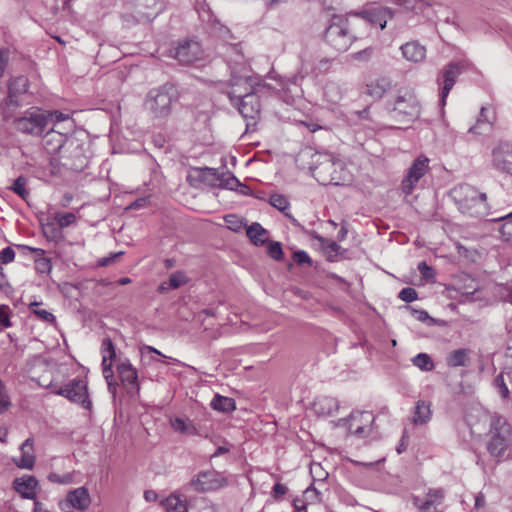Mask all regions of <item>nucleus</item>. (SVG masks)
Wrapping results in <instances>:
<instances>
[{
  "label": "nucleus",
  "instance_id": "nucleus-10",
  "mask_svg": "<svg viewBox=\"0 0 512 512\" xmlns=\"http://www.w3.org/2000/svg\"><path fill=\"white\" fill-rule=\"evenodd\" d=\"M429 171V159L426 156H419L414 160L408 169L406 177L402 181V191L409 195L414 190L419 180Z\"/></svg>",
  "mask_w": 512,
  "mask_h": 512
},
{
  "label": "nucleus",
  "instance_id": "nucleus-32",
  "mask_svg": "<svg viewBox=\"0 0 512 512\" xmlns=\"http://www.w3.org/2000/svg\"><path fill=\"white\" fill-rule=\"evenodd\" d=\"M28 79L24 76L13 79L9 84V98L13 102V97L17 94L26 93L28 91Z\"/></svg>",
  "mask_w": 512,
  "mask_h": 512
},
{
  "label": "nucleus",
  "instance_id": "nucleus-23",
  "mask_svg": "<svg viewBox=\"0 0 512 512\" xmlns=\"http://www.w3.org/2000/svg\"><path fill=\"white\" fill-rule=\"evenodd\" d=\"M159 11L158 0H137L135 4L137 21H150Z\"/></svg>",
  "mask_w": 512,
  "mask_h": 512
},
{
  "label": "nucleus",
  "instance_id": "nucleus-59",
  "mask_svg": "<svg viewBox=\"0 0 512 512\" xmlns=\"http://www.w3.org/2000/svg\"><path fill=\"white\" fill-rule=\"evenodd\" d=\"M197 512H217V508L211 503L203 502V505Z\"/></svg>",
  "mask_w": 512,
  "mask_h": 512
},
{
  "label": "nucleus",
  "instance_id": "nucleus-45",
  "mask_svg": "<svg viewBox=\"0 0 512 512\" xmlns=\"http://www.w3.org/2000/svg\"><path fill=\"white\" fill-rule=\"evenodd\" d=\"M35 269L38 273L48 274L52 269V264L50 259L42 257L35 261Z\"/></svg>",
  "mask_w": 512,
  "mask_h": 512
},
{
  "label": "nucleus",
  "instance_id": "nucleus-55",
  "mask_svg": "<svg viewBox=\"0 0 512 512\" xmlns=\"http://www.w3.org/2000/svg\"><path fill=\"white\" fill-rule=\"evenodd\" d=\"M481 118L485 119L487 122L492 124V121L494 120V110L492 108L482 107L481 109Z\"/></svg>",
  "mask_w": 512,
  "mask_h": 512
},
{
  "label": "nucleus",
  "instance_id": "nucleus-20",
  "mask_svg": "<svg viewBox=\"0 0 512 512\" xmlns=\"http://www.w3.org/2000/svg\"><path fill=\"white\" fill-rule=\"evenodd\" d=\"M117 372L125 387L130 386L133 390H139L138 373L129 360L121 361L117 365Z\"/></svg>",
  "mask_w": 512,
  "mask_h": 512
},
{
  "label": "nucleus",
  "instance_id": "nucleus-3",
  "mask_svg": "<svg viewBox=\"0 0 512 512\" xmlns=\"http://www.w3.org/2000/svg\"><path fill=\"white\" fill-rule=\"evenodd\" d=\"M313 177L322 185H343L350 180L345 163L329 154H319L312 167Z\"/></svg>",
  "mask_w": 512,
  "mask_h": 512
},
{
  "label": "nucleus",
  "instance_id": "nucleus-7",
  "mask_svg": "<svg viewBox=\"0 0 512 512\" xmlns=\"http://www.w3.org/2000/svg\"><path fill=\"white\" fill-rule=\"evenodd\" d=\"M54 394L65 397L88 411H91L93 408L89 397L88 384L83 379H72L66 385L55 390Z\"/></svg>",
  "mask_w": 512,
  "mask_h": 512
},
{
  "label": "nucleus",
  "instance_id": "nucleus-17",
  "mask_svg": "<svg viewBox=\"0 0 512 512\" xmlns=\"http://www.w3.org/2000/svg\"><path fill=\"white\" fill-rule=\"evenodd\" d=\"M373 419L370 412H353L349 418V432L357 436L365 435L369 431Z\"/></svg>",
  "mask_w": 512,
  "mask_h": 512
},
{
  "label": "nucleus",
  "instance_id": "nucleus-5",
  "mask_svg": "<svg viewBox=\"0 0 512 512\" xmlns=\"http://www.w3.org/2000/svg\"><path fill=\"white\" fill-rule=\"evenodd\" d=\"M451 196L462 213L480 216L487 210L486 194L469 184H461L451 191Z\"/></svg>",
  "mask_w": 512,
  "mask_h": 512
},
{
  "label": "nucleus",
  "instance_id": "nucleus-11",
  "mask_svg": "<svg viewBox=\"0 0 512 512\" xmlns=\"http://www.w3.org/2000/svg\"><path fill=\"white\" fill-rule=\"evenodd\" d=\"M190 484L198 492H210L225 486L226 479L215 470H207L198 473Z\"/></svg>",
  "mask_w": 512,
  "mask_h": 512
},
{
  "label": "nucleus",
  "instance_id": "nucleus-25",
  "mask_svg": "<svg viewBox=\"0 0 512 512\" xmlns=\"http://www.w3.org/2000/svg\"><path fill=\"white\" fill-rule=\"evenodd\" d=\"M391 87V81L388 77H379L369 81L366 84V94L373 98H381Z\"/></svg>",
  "mask_w": 512,
  "mask_h": 512
},
{
  "label": "nucleus",
  "instance_id": "nucleus-21",
  "mask_svg": "<svg viewBox=\"0 0 512 512\" xmlns=\"http://www.w3.org/2000/svg\"><path fill=\"white\" fill-rule=\"evenodd\" d=\"M20 452V457L13 459L16 466L22 469H32L35 464V453L32 438H28L22 443Z\"/></svg>",
  "mask_w": 512,
  "mask_h": 512
},
{
  "label": "nucleus",
  "instance_id": "nucleus-44",
  "mask_svg": "<svg viewBox=\"0 0 512 512\" xmlns=\"http://www.w3.org/2000/svg\"><path fill=\"white\" fill-rule=\"evenodd\" d=\"M227 227L232 231H239L243 227V220L237 215H227L224 218Z\"/></svg>",
  "mask_w": 512,
  "mask_h": 512
},
{
  "label": "nucleus",
  "instance_id": "nucleus-52",
  "mask_svg": "<svg viewBox=\"0 0 512 512\" xmlns=\"http://www.w3.org/2000/svg\"><path fill=\"white\" fill-rule=\"evenodd\" d=\"M418 270L425 279H433L435 277L434 269L424 261L418 264Z\"/></svg>",
  "mask_w": 512,
  "mask_h": 512
},
{
  "label": "nucleus",
  "instance_id": "nucleus-26",
  "mask_svg": "<svg viewBox=\"0 0 512 512\" xmlns=\"http://www.w3.org/2000/svg\"><path fill=\"white\" fill-rule=\"evenodd\" d=\"M188 282V278L182 271H176L172 273L169 277V280L167 282H162L159 287L158 291L160 293H165L171 289H177L183 285H185Z\"/></svg>",
  "mask_w": 512,
  "mask_h": 512
},
{
  "label": "nucleus",
  "instance_id": "nucleus-16",
  "mask_svg": "<svg viewBox=\"0 0 512 512\" xmlns=\"http://www.w3.org/2000/svg\"><path fill=\"white\" fill-rule=\"evenodd\" d=\"M72 142L68 141L67 134L52 128L44 136V148L49 154H59L66 149L67 145H71Z\"/></svg>",
  "mask_w": 512,
  "mask_h": 512
},
{
  "label": "nucleus",
  "instance_id": "nucleus-64",
  "mask_svg": "<svg viewBox=\"0 0 512 512\" xmlns=\"http://www.w3.org/2000/svg\"><path fill=\"white\" fill-rule=\"evenodd\" d=\"M72 200H73V195L70 193H66L62 198L61 205L63 207H67L71 203Z\"/></svg>",
  "mask_w": 512,
  "mask_h": 512
},
{
  "label": "nucleus",
  "instance_id": "nucleus-41",
  "mask_svg": "<svg viewBox=\"0 0 512 512\" xmlns=\"http://www.w3.org/2000/svg\"><path fill=\"white\" fill-rule=\"evenodd\" d=\"M26 182V179L23 176H20L14 181L12 186L13 192L19 195L22 199H26V197L29 195L26 189Z\"/></svg>",
  "mask_w": 512,
  "mask_h": 512
},
{
  "label": "nucleus",
  "instance_id": "nucleus-14",
  "mask_svg": "<svg viewBox=\"0 0 512 512\" xmlns=\"http://www.w3.org/2000/svg\"><path fill=\"white\" fill-rule=\"evenodd\" d=\"M174 57L182 64H193L204 58V50L199 42L186 40L175 48Z\"/></svg>",
  "mask_w": 512,
  "mask_h": 512
},
{
  "label": "nucleus",
  "instance_id": "nucleus-6",
  "mask_svg": "<svg viewBox=\"0 0 512 512\" xmlns=\"http://www.w3.org/2000/svg\"><path fill=\"white\" fill-rule=\"evenodd\" d=\"M420 104L413 90L401 88L393 103V116L401 122H409L420 115Z\"/></svg>",
  "mask_w": 512,
  "mask_h": 512
},
{
  "label": "nucleus",
  "instance_id": "nucleus-1",
  "mask_svg": "<svg viewBox=\"0 0 512 512\" xmlns=\"http://www.w3.org/2000/svg\"><path fill=\"white\" fill-rule=\"evenodd\" d=\"M474 417L477 418L479 422H489L491 436L487 443V450L493 457H502L509 446L511 426L501 415L491 413L482 407L474 409V413L468 420V423L471 426H475L477 424L473 422Z\"/></svg>",
  "mask_w": 512,
  "mask_h": 512
},
{
  "label": "nucleus",
  "instance_id": "nucleus-4",
  "mask_svg": "<svg viewBox=\"0 0 512 512\" xmlns=\"http://www.w3.org/2000/svg\"><path fill=\"white\" fill-rule=\"evenodd\" d=\"M178 100L177 88L167 83L148 92L144 101V109L154 119L167 118L172 113L173 104H176Z\"/></svg>",
  "mask_w": 512,
  "mask_h": 512
},
{
  "label": "nucleus",
  "instance_id": "nucleus-54",
  "mask_svg": "<svg viewBox=\"0 0 512 512\" xmlns=\"http://www.w3.org/2000/svg\"><path fill=\"white\" fill-rule=\"evenodd\" d=\"M330 67H331L330 59L322 58L317 62L315 69L321 73H324V72H327L330 69Z\"/></svg>",
  "mask_w": 512,
  "mask_h": 512
},
{
  "label": "nucleus",
  "instance_id": "nucleus-47",
  "mask_svg": "<svg viewBox=\"0 0 512 512\" xmlns=\"http://www.w3.org/2000/svg\"><path fill=\"white\" fill-rule=\"evenodd\" d=\"M495 386L498 388L499 390V394L501 395V397L503 399H506L508 398L510 392H509V388L508 386L506 385L505 381H504V377H503V374L500 373L496 378H495Z\"/></svg>",
  "mask_w": 512,
  "mask_h": 512
},
{
  "label": "nucleus",
  "instance_id": "nucleus-8",
  "mask_svg": "<svg viewBox=\"0 0 512 512\" xmlns=\"http://www.w3.org/2000/svg\"><path fill=\"white\" fill-rule=\"evenodd\" d=\"M15 128L26 134L41 135L48 125V115L40 109H30L15 120Z\"/></svg>",
  "mask_w": 512,
  "mask_h": 512
},
{
  "label": "nucleus",
  "instance_id": "nucleus-12",
  "mask_svg": "<svg viewBox=\"0 0 512 512\" xmlns=\"http://www.w3.org/2000/svg\"><path fill=\"white\" fill-rule=\"evenodd\" d=\"M91 505L90 494L85 487L70 490L64 500L60 501V509L64 512H71L72 509L79 511L87 510Z\"/></svg>",
  "mask_w": 512,
  "mask_h": 512
},
{
  "label": "nucleus",
  "instance_id": "nucleus-37",
  "mask_svg": "<svg viewBox=\"0 0 512 512\" xmlns=\"http://www.w3.org/2000/svg\"><path fill=\"white\" fill-rule=\"evenodd\" d=\"M171 426L176 432L182 434H191L195 430L190 421L178 417L171 420Z\"/></svg>",
  "mask_w": 512,
  "mask_h": 512
},
{
  "label": "nucleus",
  "instance_id": "nucleus-19",
  "mask_svg": "<svg viewBox=\"0 0 512 512\" xmlns=\"http://www.w3.org/2000/svg\"><path fill=\"white\" fill-rule=\"evenodd\" d=\"M14 489L24 499L35 500L37 495L38 481L34 476H23L16 478L13 482Z\"/></svg>",
  "mask_w": 512,
  "mask_h": 512
},
{
  "label": "nucleus",
  "instance_id": "nucleus-50",
  "mask_svg": "<svg viewBox=\"0 0 512 512\" xmlns=\"http://www.w3.org/2000/svg\"><path fill=\"white\" fill-rule=\"evenodd\" d=\"M44 112L46 113V115H48V123L54 122L55 124H58L60 122H65V121L69 120L68 114H64L59 111H53V112L44 111Z\"/></svg>",
  "mask_w": 512,
  "mask_h": 512
},
{
  "label": "nucleus",
  "instance_id": "nucleus-9",
  "mask_svg": "<svg viewBox=\"0 0 512 512\" xmlns=\"http://www.w3.org/2000/svg\"><path fill=\"white\" fill-rule=\"evenodd\" d=\"M352 16L355 22L361 23L360 29L364 31L365 36L373 26H379L380 29H384L387 20L392 18V13L388 8L377 7L352 14Z\"/></svg>",
  "mask_w": 512,
  "mask_h": 512
},
{
  "label": "nucleus",
  "instance_id": "nucleus-49",
  "mask_svg": "<svg viewBox=\"0 0 512 512\" xmlns=\"http://www.w3.org/2000/svg\"><path fill=\"white\" fill-rule=\"evenodd\" d=\"M15 259V252L14 250L8 246L6 248H4L1 252H0V264H9V263H12Z\"/></svg>",
  "mask_w": 512,
  "mask_h": 512
},
{
  "label": "nucleus",
  "instance_id": "nucleus-60",
  "mask_svg": "<svg viewBox=\"0 0 512 512\" xmlns=\"http://www.w3.org/2000/svg\"><path fill=\"white\" fill-rule=\"evenodd\" d=\"M7 64V57L4 51L0 50V77H2Z\"/></svg>",
  "mask_w": 512,
  "mask_h": 512
},
{
  "label": "nucleus",
  "instance_id": "nucleus-39",
  "mask_svg": "<svg viewBox=\"0 0 512 512\" xmlns=\"http://www.w3.org/2000/svg\"><path fill=\"white\" fill-rule=\"evenodd\" d=\"M48 480L56 484H72L74 483V473L69 472L61 475L53 472L48 475Z\"/></svg>",
  "mask_w": 512,
  "mask_h": 512
},
{
  "label": "nucleus",
  "instance_id": "nucleus-51",
  "mask_svg": "<svg viewBox=\"0 0 512 512\" xmlns=\"http://www.w3.org/2000/svg\"><path fill=\"white\" fill-rule=\"evenodd\" d=\"M0 324L5 328L11 326L10 308L7 305H0Z\"/></svg>",
  "mask_w": 512,
  "mask_h": 512
},
{
  "label": "nucleus",
  "instance_id": "nucleus-57",
  "mask_svg": "<svg viewBox=\"0 0 512 512\" xmlns=\"http://www.w3.org/2000/svg\"><path fill=\"white\" fill-rule=\"evenodd\" d=\"M9 282L7 280V277L5 273L3 272V269L0 267V291H4L7 288H9Z\"/></svg>",
  "mask_w": 512,
  "mask_h": 512
},
{
  "label": "nucleus",
  "instance_id": "nucleus-48",
  "mask_svg": "<svg viewBox=\"0 0 512 512\" xmlns=\"http://www.w3.org/2000/svg\"><path fill=\"white\" fill-rule=\"evenodd\" d=\"M268 254L271 258L275 260H281L283 257V251L280 243L273 242L268 246Z\"/></svg>",
  "mask_w": 512,
  "mask_h": 512
},
{
  "label": "nucleus",
  "instance_id": "nucleus-2",
  "mask_svg": "<svg viewBox=\"0 0 512 512\" xmlns=\"http://www.w3.org/2000/svg\"><path fill=\"white\" fill-rule=\"evenodd\" d=\"M360 24L355 22L352 14L333 15L325 31L324 40L335 51L345 52L355 40L364 36Z\"/></svg>",
  "mask_w": 512,
  "mask_h": 512
},
{
  "label": "nucleus",
  "instance_id": "nucleus-63",
  "mask_svg": "<svg viewBox=\"0 0 512 512\" xmlns=\"http://www.w3.org/2000/svg\"><path fill=\"white\" fill-rule=\"evenodd\" d=\"M33 512H48V511L41 502H39L35 499Z\"/></svg>",
  "mask_w": 512,
  "mask_h": 512
},
{
  "label": "nucleus",
  "instance_id": "nucleus-13",
  "mask_svg": "<svg viewBox=\"0 0 512 512\" xmlns=\"http://www.w3.org/2000/svg\"><path fill=\"white\" fill-rule=\"evenodd\" d=\"M231 99L240 100L239 112L244 118L254 120L259 116L260 103L258 97L254 93H251L249 89H246L244 93L233 89Z\"/></svg>",
  "mask_w": 512,
  "mask_h": 512
},
{
  "label": "nucleus",
  "instance_id": "nucleus-53",
  "mask_svg": "<svg viewBox=\"0 0 512 512\" xmlns=\"http://www.w3.org/2000/svg\"><path fill=\"white\" fill-rule=\"evenodd\" d=\"M293 260L299 265L311 262L310 257L304 251L295 252L293 255Z\"/></svg>",
  "mask_w": 512,
  "mask_h": 512
},
{
  "label": "nucleus",
  "instance_id": "nucleus-61",
  "mask_svg": "<svg viewBox=\"0 0 512 512\" xmlns=\"http://www.w3.org/2000/svg\"><path fill=\"white\" fill-rule=\"evenodd\" d=\"M144 498H145V500H146V501H148V502H154V501H156V500H157L158 495H157V493H156L155 491H153V490H146V491L144 492Z\"/></svg>",
  "mask_w": 512,
  "mask_h": 512
},
{
  "label": "nucleus",
  "instance_id": "nucleus-29",
  "mask_svg": "<svg viewBox=\"0 0 512 512\" xmlns=\"http://www.w3.org/2000/svg\"><path fill=\"white\" fill-rule=\"evenodd\" d=\"M431 418L430 403L425 401H418L415 406L413 422L415 424H425Z\"/></svg>",
  "mask_w": 512,
  "mask_h": 512
},
{
  "label": "nucleus",
  "instance_id": "nucleus-62",
  "mask_svg": "<svg viewBox=\"0 0 512 512\" xmlns=\"http://www.w3.org/2000/svg\"><path fill=\"white\" fill-rule=\"evenodd\" d=\"M415 314H416V318L422 322L426 321L429 318L428 313L424 310H419V311L416 310Z\"/></svg>",
  "mask_w": 512,
  "mask_h": 512
},
{
  "label": "nucleus",
  "instance_id": "nucleus-22",
  "mask_svg": "<svg viewBox=\"0 0 512 512\" xmlns=\"http://www.w3.org/2000/svg\"><path fill=\"white\" fill-rule=\"evenodd\" d=\"M102 369L105 378L112 376V362L116 356L115 347L110 338H105L101 345Z\"/></svg>",
  "mask_w": 512,
  "mask_h": 512
},
{
  "label": "nucleus",
  "instance_id": "nucleus-40",
  "mask_svg": "<svg viewBox=\"0 0 512 512\" xmlns=\"http://www.w3.org/2000/svg\"><path fill=\"white\" fill-rule=\"evenodd\" d=\"M500 233L505 241H512V212L503 218Z\"/></svg>",
  "mask_w": 512,
  "mask_h": 512
},
{
  "label": "nucleus",
  "instance_id": "nucleus-33",
  "mask_svg": "<svg viewBox=\"0 0 512 512\" xmlns=\"http://www.w3.org/2000/svg\"><path fill=\"white\" fill-rule=\"evenodd\" d=\"M342 90L339 85L330 83L324 88V99L331 105L338 104L342 99Z\"/></svg>",
  "mask_w": 512,
  "mask_h": 512
},
{
  "label": "nucleus",
  "instance_id": "nucleus-58",
  "mask_svg": "<svg viewBox=\"0 0 512 512\" xmlns=\"http://www.w3.org/2000/svg\"><path fill=\"white\" fill-rule=\"evenodd\" d=\"M140 351L142 354H145V353H155L159 356H162V357H165V355H163L161 353V351L157 350L156 348L152 347V346H149V345H143L141 348H140Z\"/></svg>",
  "mask_w": 512,
  "mask_h": 512
},
{
  "label": "nucleus",
  "instance_id": "nucleus-27",
  "mask_svg": "<svg viewBox=\"0 0 512 512\" xmlns=\"http://www.w3.org/2000/svg\"><path fill=\"white\" fill-rule=\"evenodd\" d=\"M161 505L166 512H189L186 500L176 494H171L161 501Z\"/></svg>",
  "mask_w": 512,
  "mask_h": 512
},
{
  "label": "nucleus",
  "instance_id": "nucleus-30",
  "mask_svg": "<svg viewBox=\"0 0 512 512\" xmlns=\"http://www.w3.org/2000/svg\"><path fill=\"white\" fill-rule=\"evenodd\" d=\"M246 234L255 245H263L267 240V231L259 223L250 225Z\"/></svg>",
  "mask_w": 512,
  "mask_h": 512
},
{
  "label": "nucleus",
  "instance_id": "nucleus-34",
  "mask_svg": "<svg viewBox=\"0 0 512 512\" xmlns=\"http://www.w3.org/2000/svg\"><path fill=\"white\" fill-rule=\"evenodd\" d=\"M466 363H467V351L465 349L454 350L447 357V364L450 367L465 366Z\"/></svg>",
  "mask_w": 512,
  "mask_h": 512
},
{
  "label": "nucleus",
  "instance_id": "nucleus-35",
  "mask_svg": "<svg viewBox=\"0 0 512 512\" xmlns=\"http://www.w3.org/2000/svg\"><path fill=\"white\" fill-rule=\"evenodd\" d=\"M53 218L61 229L73 225L77 220L74 213L62 211L56 212Z\"/></svg>",
  "mask_w": 512,
  "mask_h": 512
},
{
  "label": "nucleus",
  "instance_id": "nucleus-43",
  "mask_svg": "<svg viewBox=\"0 0 512 512\" xmlns=\"http://www.w3.org/2000/svg\"><path fill=\"white\" fill-rule=\"evenodd\" d=\"M226 53L227 56H235L233 59L235 63H242L244 60L241 43L230 44Z\"/></svg>",
  "mask_w": 512,
  "mask_h": 512
},
{
  "label": "nucleus",
  "instance_id": "nucleus-36",
  "mask_svg": "<svg viewBox=\"0 0 512 512\" xmlns=\"http://www.w3.org/2000/svg\"><path fill=\"white\" fill-rule=\"evenodd\" d=\"M413 364L423 371H431L434 363L431 357L426 353H419L412 359Z\"/></svg>",
  "mask_w": 512,
  "mask_h": 512
},
{
  "label": "nucleus",
  "instance_id": "nucleus-31",
  "mask_svg": "<svg viewBox=\"0 0 512 512\" xmlns=\"http://www.w3.org/2000/svg\"><path fill=\"white\" fill-rule=\"evenodd\" d=\"M41 306V302L33 301L29 304L28 309L37 319L46 323H54L56 320L54 314Z\"/></svg>",
  "mask_w": 512,
  "mask_h": 512
},
{
  "label": "nucleus",
  "instance_id": "nucleus-18",
  "mask_svg": "<svg viewBox=\"0 0 512 512\" xmlns=\"http://www.w3.org/2000/svg\"><path fill=\"white\" fill-rule=\"evenodd\" d=\"M462 66L459 63H451L443 70V87L441 91V104H446V98L448 97L451 89L453 88L457 77L461 74Z\"/></svg>",
  "mask_w": 512,
  "mask_h": 512
},
{
  "label": "nucleus",
  "instance_id": "nucleus-15",
  "mask_svg": "<svg viewBox=\"0 0 512 512\" xmlns=\"http://www.w3.org/2000/svg\"><path fill=\"white\" fill-rule=\"evenodd\" d=\"M492 165L499 172L512 176V144L499 142L492 150Z\"/></svg>",
  "mask_w": 512,
  "mask_h": 512
},
{
  "label": "nucleus",
  "instance_id": "nucleus-56",
  "mask_svg": "<svg viewBox=\"0 0 512 512\" xmlns=\"http://www.w3.org/2000/svg\"><path fill=\"white\" fill-rule=\"evenodd\" d=\"M287 492V487L284 484L276 483L273 487V496L275 498H279L285 495Z\"/></svg>",
  "mask_w": 512,
  "mask_h": 512
},
{
  "label": "nucleus",
  "instance_id": "nucleus-38",
  "mask_svg": "<svg viewBox=\"0 0 512 512\" xmlns=\"http://www.w3.org/2000/svg\"><path fill=\"white\" fill-rule=\"evenodd\" d=\"M270 204L285 215H288L287 210L290 209V203L284 195L277 193L272 194L270 196Z\"/></svg>",
  "mask_w": 512,
  "mask_h": 512
},
{
  "label": "nucleus",
  "instance_id": "nucleus-46",
  "mask_svg": "<svg viewBox=\"0 0 512 512\" xmlns=\"http://www.w3.org/2000/svg\"><path fill=\"white\" fill-rule=\"evenodd\" d=\"M399 298L404 302H412L417 300L418 293L414 288L406 287L403 288L399 293Z\"/></svg>",
  "mask_w": 512,
  "mask_h": 512
},
{
  "label": "nucleus",
  "instance_id": "nucleus-28",
  "mask_svg": "<svg viewBox=\"0 0 512 512\" xmlns=\"http://www.w3.org/2000/svg\"><path fill=\"white\" fill-rule=\"evenodd\" d=\"M211 407L220 412L230 413L236 409V403L233 398L216 394L211 401Z\"/></svg>",
  "mask_w": 512,
  "mask_h": 512
},
{
  "label": "nucleus",
  "instance_id": "nucleus-24",
  "mask_svg": "<svg viewBox=\"0 0 512 512\" xmlns=\"http://www.w3.org/2000/svg\"><path fill=\"white\" fill-rule=\"evenodd\" d=\"M403 57L410 62H420L426 57V48L417 41H410L401 46Z\"/></svg>",
  "mask_w": 512,
  "mask_h": 512
},
{
  "label": "nucleus",
  "instance_id": "nucleus-42",
  "mask_svg": "<svg viewBox=\"0 0 512 512\" xmlns=\"http://www.w3.org/2000/svg\"><path fill=\"white\" fill-rule=\"evenodd\" d=\"M250 80L251 79L248 77L237 79L235 82L232 83L229 95L231 96V92L233 91V89H237L238 92L242 93H244L246 89H249V91L253 93V87L252 84L250 83Z\"/></svg>",
  "mask_w": 512,
  "mask_h": 512
}]
</instances>
